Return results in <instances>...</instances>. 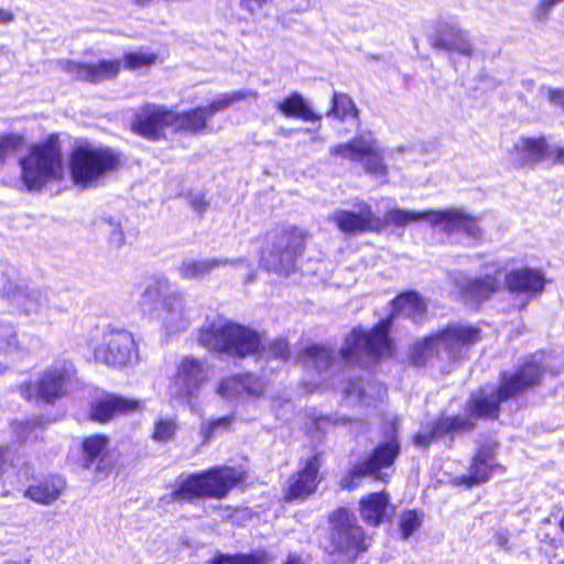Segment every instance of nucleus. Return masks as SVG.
<instances>
[{"label": "nucleus", "instance_id": "nucleus-1", "mask_svg": "<svg viewBox=\"0 0 564 564\" xmlns=\"http://www.w3.org/2000/svg\"><path fill=\"white\" fill-rule=\"evenodd\" d=\"M239 480L240 474L236 468L225 465L214 466L178 477L169 497L177 505L223 500Z\"/></svg>", "mask_w": 564, "mask_h": 564}, {"label": "nucleus", "instance_id": "nucleus-2", "mask_svg": "<svg viewBox=\"0 0 564 564\" xmlns=\"http://www.w3.org/2000/svg\"><path fill=\"white\" fill-rule=\"evenodd\" d=\"M20 180L30 192H39L51 181L63 177V153L58 133H50L32 143L20 158Z\"/></svg>", "mask_w": 564, "mask_h": 564}, {"label": "nucleus", "instance_id": "nucleus-3", "mask_svg": "<svg viewBox=\"0 0 564 564\" xmlns=\"http://www.w3.org/2000/svg\"><path fill=\"white\" fill-rule=\"evenodd\" d=\"M544 368L536 361H527L514 375L505 376L497 390L480 389L473 393L466 411L470 419H497L499 403L539 383Z\"/></svg>", "mask_w": 564, "mask_h": 564}, {"label": "nucleus", "instance_id": "nucleus-4", "mask_svg": "<svg viewBox=\"0 0 564 564\" xmlns=\"http://www.w3.org/2000/svg\"><path fill=\"white\" fill-rule=\"evenodd\" d=\"M122 165L120 151L107 145L88 142L76 145L68 158V171L73 184L89 188L98 185L108 174Z\"/></svg>", "mask_w": 564, "mask_h": 564}, {"label": "nucleus", "instance_id": "nucleus-5", "mask_svg": "<svg viewBox=\"0 0 564 564\" xmlns=\"http://www.w3.org/2000/svg\"><path fill=\"white\" fill-rule=\"evenodd\" d=\"M76 375L77 370L73 362L54 364L39 372L34 380L22 381L18 386V391L28 402L54 405L70 392Z\"/></svg>", "mask_w": 564, "mask_h": 564}, {"label": "nucleus", "instance_id": "nucleus-6", "mask_svg": "<svg viewBox=\"0 0 564 564\" xmlns=\"http://www.w3.org/2000/svg\"><path fill=\"white\" fill-rule=\"evenodd\" d=\"M427 221L433 227H441V229L452 235L462 231L466 236L474 239L481 237V229L478 226L477 219L466 214L462 209L451 208L445 210H424L413 212L402 208H391L381 219L383 228L388 225L397 227H404L411 223Z\"/></svg>", "mask_w": 564, "mask_h": 564}, {"label": "nucleus", "instance_id": "nucleus-7", "mask_svg": "<svg viewBox=\"0 0 564 564\" xmlns=\"http://www.w3.org/2000/svg\"><path fill=\"white\" fill-rule=\"evenodd\" d=\"M480 340V330L474 326L449 325L435 335L417 343L412 350L411 360L422 367L434 357L444 351L449 359L462 358L473 344Z\"/></svg>", "mask_w": 564, "mask_h": 564}, {"label": "nucleus", "instance_id": "nucleus-8", "mask_svg": "<svg viewBox=\"0 0 564 564\" xmlns=\"http://www.w3.org/2000/svg\"><path fill=\"white\" fill-rule=\"evenodd\" d=\"M306 237L304 230L293 226L268 236L260 252L261 265L268 271L289 274L304 252Z\"/></svg>", "mask_w": 564, "mask_h": 564}, {"label": "nucleus", "instance_id": "nucleus-9", "mask_svg": "<svg viewBox=\"0 0 564 564\" xmlns=\"http://www.w3.org/2000/svg\"><path fill=\"white\" fill-rule=\"evenodd\" d=\"M197 343L215 355L245 358L247 327L232 321L216 319L199 327Z\"/></svg>", "mask_w": 564, "mask_h": 564}, {"label": "nucleus", "instance_id": "nucleus-10", "mask_svg": "<svg viewBox=\"0 0 564 564\" xmlns=\"http://www.w3.org/2000/svg\"><path fill=\"white\" fill-rule=\"evenodd\" d=\"M390 319L381 321L371 332L354 328L340 348V361L358 362L364 356L378 358L391 354V340L388 336Z\"/></svg>", "mask_w": 564, "mask_h": 564}, {"label": "nucleus", "instance_id": "nucleus-11", "mask_svg": "<svg viewBox=\"0 0 564 564\" xmlns=\"http://www.w3.org/2000/svg\"><path fill=\"white\" fill-rule=\"evenodd\" d=\"M333 156L361 163L367 174L387 182L388 169L384 164L383 149L370 137L358 135L348 142L329 148Z\"/></svg>", "mask_w": 564, "mask_h": 564}, {"label": "nucleus", "instance_id": "nucleus-12", "mask_svg": "<svg viewBox=\"0 0 564 564\" xmlns=\"http://www.w3.org/2000/svg\"><path fill=\"white\" fill-rule=\"evenodd\" d=\"M242 98V93H227L219 95L206 106H198L181 112L172 110L171 128L175 133L200 134L206 130L210 117L226 110Z\"/></svg>", "mask_w": 564, "mask_h": 564}, {"label": "nucleus", "instance_id": "nucleus-13", "mask_svg": "<svg viewBox=\"0 0 564 564\" xmlns=\"http://www.w3.org/2000/svg\"><path fill=\"white\" fill-rule=\"evenodd\" d=\"M330 542L335 552L356 558L358 553L367 550L368 544L362 529L356 518L346 509L340 508L330 514Z\"/></svg>", "mask_w": 564, "mask_h": 564}, {"label": "nucleus", "instance_id": "nucleus-14", "mask_svg": "<svg viewBox=\"0 0 564 564\" xmlns=\"http://www.w3.org/2000/svg\"><path fill=\"white\" fill-rule=\"evenodd\" d=\"M96 361L111 368H122L138 359V344L132 333L124 329H110L102 341L93 348Z\"/></svg>", "mask_w": 564, "mask_h": 564}, {"label": "nucleus", "instance_id": "nucleus-15", "mask_svg": "<svg viewBox=\"0 0 564 564\" xmlns=\"http://www.w3.org/2000/svg\"><path fill=\"white\" fill-rule=\"evenodd\" d=\"M172 109L164 105L144 104L133 112L129 129L135 135L156 142L166 139V130L171 127Z\"/></svg>", "mask_w": 564, "mask_h": 564}, {"label": "nucleus", "instance_id": "nucleus-16", "mask_svg": "<svg viewBox=\"0 0 564 564\" xmlns=\"http://www.w3.org/2000/svg\"><path fill=\"white\" fill-rule=\"evenodd\" d=\"M400 453V444L395 436L379 444L368 459L355 465L340 480L343 489L352 490L359 486V480L366 476L379 479L381 468L390 467Z\"/></svg>", "mask_w": 564, "mask_h": 564}, {"label": "nucleus", "instance_id": "nucleus-17", "mask_svg": "<svg viewBox=\"0 0 564 564\" xmlns=\"http://www.w3.org/2000/svg\"><path fill=\"white\" fill-rule=\"evenodd\" d=\"M142 409V402L135 398L106 392L88 404L87 419L98 424H108L119 416L133 414Z\"/></svg>", "mask_w": 564, "mask_h": 564}, {"label": "nucleus", "instance_id": "nucleus-18", "mask_svg": "<svg viewBox=\"0 0 564 564\" xmlns=\"http://www.w3.org/2000/svg\"><path fill=\"white\" fill-rule=\"evenodd\" d=\"M59 66L74 82L97 84L116 78L121 70V61L119 58H112L90 63L75 59H62L59 61Z\"/></svg>", "mask_w": 564, "mask_h": 564}, {"label": "nucleus", "instance_id": "nucleus-19", "mask_svg": "<svg viewBox=\"0 0 564 564\" xmlns=\"http://www.w3.org/2000/svg\"><path fill=\"white\" fill-rule=\"evenodd\" d=\"M109 444L110 438L104 433L84 436L80 441L82 466L85 469L94 468L97 477L110 475L115 465L109 459Z\"/></svg>", "mask_w": 564, "mask_h": 564}, {"label": "nucleus", "instance_id": "nucleus-20", "mask_svg": "<svg viewBox=\"0 0 564 564\" xmlns=\"http://www.w3.org/2000/svg\"><path fill=\"white\" fill-rule=\"evenodd\" d=\"M328 219L344 234H358L365 231H380L383 229L381 218L372 213L371 206L362 204L359 212L344 209L335 210Z\"/></svg>", "mask_w": 564, "mask_h": 564}, {"label": "nucleus", "instance_id": "nucleus-21", "mask_svg": "<svg viewBox=\"0 0 564 564\" xmlns=\"http://www.w3.org/2000/svg\"><path fill=\"white\" fill-rule=\"evenodd\" d=\"M545 282L544 274L531 268L512 270L507 273L505 279L508 291L524 299L520 305L521 308L525 307L534 296L543 292Z\"/></svg>", "mask_w": 564, "mask_h": 564}, {"label": "nucleus", "instance_id": "nucleus-22", "mask_svg": "<svg viewBox=\"0 0 564 564\" xmlns=\"http://www.w3.org/2000/svg\"><path fill=\"white\" fill-rule=\"evenodd\" d=\"M451 279L465 297L474 301L487 300L500 288L499 271L495 275L485 274L477 278H470L465 272L457 271L452 273Z\"/></svg>", "mask_w": 564, "mask_h": 564}, {"label": "nucleus", "instance_id": "nucleus-23", "mask_svg": "<svg viewBox=\"0 0 564 564\" xmlns=\"http://www.w3.org/2000/svg\"><path fill=\"white\" fill-rule=\"evenodd\" d=\"M431 45L437 50L470 56L474 47L468 33L456 24L442 22L435 29Z\"/></svg>", "mask_w": 564, "mask_h": 564}, {"label": "nucleus", "instance_id": "nucleus-24", "mask_svg": "<svg viewBox=\"0 0 564 564\" xmlns=\"http://www.w3.org/2000/svg\"><path fill=\"white\" fill-rule=\"evenodd\" d=\"M321 466L322 462L318 455L306 459L304 467L290 478L285 498L288 500L304 499L313 494L321 481L318 477Z\"/></svg>", "mask_w": 564, "mask_h": 564}, {"label": "nucleus", "instance_id": "nucleus-25", "mask_svg": "<svg viewBox=\"0 0 564 564\" xmlns=\"http://www.w3.org/2000/svg\"><path fill=\"white\" fill-rule=\"evenodd\" d=\"M474 427L470 419L459 415L443 416L434 421L425 430L415 434L413 442L417 447H426L431 442L452 432L469 431Z\"/></svg>", "mask_w": 564, "mask_h": 564}, {"label": "nucleus", "instance_id": "nucleus-26", "mask_svg": "<svg viewBox=\"0 0 564 564\" xmlns=\"http://www.w3.org/2000/svg\"><path fill=\"white\" fill-rule=\"evenodd\" d=\"M65 489L63 477L50 474L24 490V497L40 505H51L56 501Z\"/></svg>", "mask_w": 564, "mask_h": 564}, {"label": "nucleus", "instance_id": "nucleus-27", "mask_svg": "<svg viewBox=\"0 0 564 564\" xmlns=\"http://www.w3.org/2000/svg\"><path fill=\"white\" fill-rule=\"evenodd\" d=\"M513 148L522 166L527 164L534 165L545 159L552 160L553 156V149L544 137H522L514 143Z\"/></svg>", "mask_w": 564, "mask_h": 564}, {"label": "nucleus", "instance_id": "nucleus-28", "mask_svg": "<svg viewBox=\"0 0 564 564\" xmlns=\"http://www.w3.org/2000/svg\"><path fill=\"white\" fill-rule=\"evenodd\" d=\"M248 341L249 356L257 355V361L262 358L285 361L290 357V349L285 340L276 339L265 346L262 336L249 328Z\"/></svg>", "mask_w": 564, "mask_h": 564}, {"label": "nucleus", "instance_id": "nucleus-29", "mask_svg": "<svg viewBox=\"0 0 564 564\" xmlns=\"http://www.w3.org/2000/svg\"><path fill=\"white\" fill-rule=\"evenodd\" d=\"M301 361L306 368H312L318 373H324L335 367L337 357L334 349L330 347L315 344L303 351Z\"/></svg>", "mask_w": 564, "mask_h": 564}, {"label": "nucleus", "instance_id": "nucleus-30", "mask_svg": "<svg viewBox=\"0 0 564 564\" xmlns=\"http://www.w3.org/2000/svg\"><path fill=\"white\" fill-rule=\"evenodd\" d=\"M176 381L188 390L197 389L205 380L206 372L199 359L184 357L177 366Z\"/></svg>", "mask_w": 564, "mask_h": 564}, {"label": "nucleus", "instance_id": "nucleus-31", "mask_svg": "<svg viewBox=\"0 0 564 564\" xmlns=\"http://www.w3.org/2000/svg\"><path fill=\"white\" fill-rule=\"evenodd\" d=\"M47 420L42 416L28 417L25 420H12L10 426L13 430L14 440L18 444H25L30 441L44 443L43 435H37V430H45Z\"/></svg>", "mask_w": 564, "mask_h": 564}, {"label": "nucleus", "instance_id": "nucleus-32", "mask_svg": "<svg viewBox=\"0 0 564 564\" xmlns=\"http://www.w3.org/2000/svg\"><path fill=\"white\" fill-rule=\"evenodd\" d=\"M278 110L288 118H297L304 121H319L321 115L314 112L304 97L299 93H293L276 106Z\"/></svg>", "mask_w": 564, "mask_h": 564}, {"label": "nucleus", "instance_id": "nucleus-33", "mask_svg": "<svg viewBox=\"0 0 564 564\" xmlns=\"http://www.w3.org/2000/svg\"><path fill=\"white\" fill-rule=\"evenodd\" d=\"M393 310L414 323H422L426 315V303L415 292H405L393 300Z\"/></svg>", "mask_w": 564, "mask_h": 564}, {"label": "nucleus", "instance_id": "nucleus-34", "mask_svg": "<svg viewBox=\"0 0 564 564\" xmlns=\"http://www.w3.org/2000/svg\"><path fill=\"white\" fill-rule=\"evenodd\" d=\"M388 509V497L383 492L370 494L360 500V514L364 521L378 525L383 521Z\"/></svg>", "mask_w": 564, "mask_h": 564}, {"label": "nucleus", "instance_id": "nucleus-35", "mask_svg": "<svg viewBox=\"0 0 564 564\" xmlns=\"http://www.w3.org/2000/svg\"><path fill=\"white\" fill-rule=\"evenodd\" d=\"M378 388L370 382H365L360 378L350 379L344 390L347 402L351 405L365 404L370 405L375 399V392Z\"/></svg>", "mask_w": 564, "mask_h": 564}, {"label": "nucleus", "instance_id": "nucleus-36", "mask_svg": "<svg viewBox=\"0 0 564 564\" xmlns=\"http://www.w3.org/2000/svg\"><path fill=\"white\" fill-rule=\"evenodd\" d=\"M332 107L326 112V117L345 121L347 118L358 119L359 110L354 100L345 93L334 91L332 95Z\"/></svg>", "mask_w": 564, "mask_h": 564}, {"label": "nucleus", "instance_id": "nucleus-37", "mask_svg": "<svg viewBox=\"0 0 564 564\" xmlns=\"http://www.w3.org/2000/svg\"><path fill=\"white\" fill-rule=\"evenodd\" d=\"M494 458V453L490 448H481L475 455L473 465L469 469V476L466 480L468 486L479 485L488 480L490 473V462Z\"/></svg>", "mask_w": 564, "mask_h": 564}, {"label": "nucleus", "instance_id": "nucleus-38", "mask_svg": "<svg viewBox=\"0 0 564 564\" xmlns=\"http://www.w3.org/2000/svg\"><path fill=\"white\" fill-rule=\"evenodd\" d=\"M235 421L234 414H227L217 419L208 420L200 424V434L204 443L230 430Z\"/></svg>", "mask_w": 564, "mask_h": 564}, {"label": "nucleus", "instance_id": "nucleus-39", "mask_svg": "<svg viewBox=\"0 0 564 564\" xmlns=\"http://www.w3.org/2000/svg\"><path fill=\"white\" fill-rule=\"evenodd\" d=\"M218 264L215 260H189L183 261L178 268L183 279H198L210 273Z\"/></svg>", "mask_w": 564, "mask_h": 564}, {"label": "nucleus", "instance_id": "nucleus-40", "mask_svg": "<svg viewBox=\"0 0 564 564\" xmlns=\"http://www.w3.org/2000/svg\"><path fill=\"white\" fill-rule=\"evenodd\" d=\"M178 430L177 421L173 417H159L153 423L151 438L158 443L173 441Z\"/></svg>", "mask_w": 564, "mask_h": 564}, {"label": "nucleus", "instance_id": "nucleus-41", "mask_svg": "<svg viewBox=\"0 0 564 564\" xmlns=\"http://www.w3.org/2000/svg\"><path fill=\"white\" fill-rule=\"evenodd\" d=\"M158 61L154 52H127L122 55L121 68L129 70L150 67Z\"/></svg>", "mask_w": 564, "mask_h": 564}, {"label": "nucleus", "instance_id": "nucleus-42", "mask_svg": "<svg viewBox=\"0 0 564 564\" xmlns=\"http://www.w3.org/2000/svg\"><path fill=\"white\" fill-rule=\"evenodd\" d=\"M24 141V137L18 132L0 134V166L4 165L8 158L23 147Z\"/></svg>", "mask_w": 564, "mask_h": 564}, {"label": "nucleus", "instance_id": "nucleus-43", "mask_svg": "<svg viewBox=\"0 0 564 564\" xmlns=\"http://www.w3.org/2000/svg\"><path fill=\"white\" fill-rule=\"evenodd\" d=\"M423 514L414 510L404 512L400 519V530L404 540L409 539L422 524Z\"/></svg>", "mask_w": 564, "mask_h": 564}, {"label": "nucleus", "instance_id": "nucleus-44", "mask_svg": "<svg viewBox=\"0 0 564 564\" xmlns=\"http://www.w3.org/2000/svg\"><path fill=\"white\" fill-rule=\"evenodd\" d=\"M19 346L18 334L11 324L0 325V352L15 350Z\"/></svg>", "mask_w": 564, "mask_h": 564}, {"label": "nucleus", "instance_id": "nucleus-45", "mask_svg": "<svg viewBox=\"0 0 564 564\" xmlns=\"http://www.w3.org/2000/svg\"><path fill=\"white\" fill-rule=\"evenodd\" d=\"M241 388H245V378L242 375L229 376L224 378L219 386L218 392L223 397H230L238 392Z\"/></svg>", "mask_w": 564, "mask_h": 564}, {"label": "nucleus", "instance_id": "nucleus-46", "mask_svg": "<svg viewBox=\"0 0 564 564\" xmlns=\"http://www.w3.org/2000/svg\"><path fill=\"white\" fill-rule=\"evenodd\" d=\"M187 204L199 216L204 215L209 208V200L205 192L189 194L187 196Z\"/></svg>", "mask_w": 564, "mask_h": 564}, {"label": "nucleus", "instance_id": "nucleus-47", "mask_svg": "<svg viewBox=\"0 0 564 564\" xmlns=\"http://www.w3.org/2000/svg\"><path fill=\"white\" fill-rule=\"evenodd\" d=\"M207 564H247V554H215Z\"/></svg>", "mask_w": 564, "mask_h": 564}, {"label": "nucleus", "instance_id": "nucleus-48", "mask_svg": "<svg viewBox=\"0 0 564 564\" xmlns=\"http://www.w3.org/2000/svg\"><path fill=\"white\" fill-rule=\"evenodd\" d=\"M546 93L549 100L556 106H560L564 109V89H555V88H542Z\"/></svg>", "mask_w": 564, "mask_h": 564}, {"label": "nucleus", "instance_id": "nucleus-49", "mask_svg": "<svg viewBox=\"0 0 564 564\" xmlns=\"http://www.w3.org/2000/svg\"><path fill=\"white\" fill-rule=\"evenodd\" d=\"M163 286H167V282L165 280L158 281L155 284L149 285L143 292V297L150 301L160 296Z\"/></svg>", "mask_w": 564, "mask_h": 564}, {"label": "nucleus", "instance_id": "nucleus-50", "mask_svg": "<svg viewBox=\"0 0 564 564\" xmlns=\"http://www.w3.org/2000/svg\"><path fill=\"white\" fill-rule=\"evenodd\" d=\"M163 307L167 312H172L174 308L183 311V299L177 294H171L164 299Z\"/></svg>", "mask_w": 564, "mask_h": 564}, {"label": "nucleus", "instance_id": "nucleus-51", "mask_svg": "<svg viewBox=\"0 0 564 564\" xmlns=\"http://www.w3.org/2000/svg\"><path fill=\"white\" fill-rule=\"evenodd\" d=\"M271 556L263 550H256L249 554V564H269Z\"/></svg>", "mask_w": 564, "mask_h": 564}, {"label": "nucleus", "instance_id": "nucleus-52", "mask_svg": "<svg viewBox=\"0 0 564 564\" xmlns=\"http://www.w3.org/2000/svg\"><path fill=\"white\" fill-rule=\"evenodd\" d=\"M9 465L8 446L0 445V478L6 474Z\"/></svg>", "mask_w": 564, "mask_h": 564}, {"label": "nucleus", "instance_id": "nucleus-53", "mask_svg": "<svg viewBox=\"0 0 564 564\" xmlns=\"http://www.w3.org/2000/svg\"><path fill=\"white\" fill-rule=\"evenodd\" d=\"M14 13L10 10L0 8V24H9L14 20Z\"/></svg>", "mask_w": 564, "mask_h": 564}, {"label": "nucleus", "instance_id": "nucleus-54", "mask_svg": "<svg viewBox=\"0 0 564 564\" xmlns=\"http://www.w3.org/2000/svg\"><path fill=\"white\" fill-rule=\"evenodd\" d=\"M552 162L553 164H564V147L553 149Z\"/></svg>", "mask_w": 564, "mask_h": 564}, {"label": "nucleus", "instance_id": "nucleus-55", "mask_svg": "<svg viewBox=\"0 0 564 564\" xmlns=\"http://www.w3.org/2000/svg\"><path fill=\"white\" fill-rule=\"evenodd\" d=\"M497 544L506 549L508 544V536L505 533H497Z\"/></svg>", "mask_w": 564, "mask_h": 564}, {"label": "nucleus", "instance_id": "nucleus-56", "mask_svg": "<svg viewBox=\"0 0 564 564\" xmlns=\"http://www.w3.org/2000/svg\"><path fill=\"white\" fill-rule=\"evenodd\" d=\"M285 564H305L300 557L290 555Z\"/></svg>", "mask_w": 564, "mask_h": 564}, {"label": "nucleus", "instance_id": "nucleus-57", "mask_svg": "<svg viewBox=\"0 0 564 564\" xmlns=\"http://www.w3.org/2000/svg\"><path fill=\"white\" fill-rule=\"evenodd\" d=\"M248 392H249V394L254 393V394L259 395V394H261V393H262V388H261V389H252V388L249 386Z\"/></svg>", "mask_w": 564, "mask_h": 564}, {"label": "nucleus", "instance_id": "nucleus-58", "mask_svg": "<svg viewBox=\"0 0 564 564\" xmlns=\"http://www.w3.org/2000/svg\"><path fill=\"white\" fill-rule=\"evenodd\" d=\"M561 529H562V530H563V532H564V518H563V519H562V521H561Z\"/></svg>", "mask_w": 564, "mask_h": 564}]
</instances>
